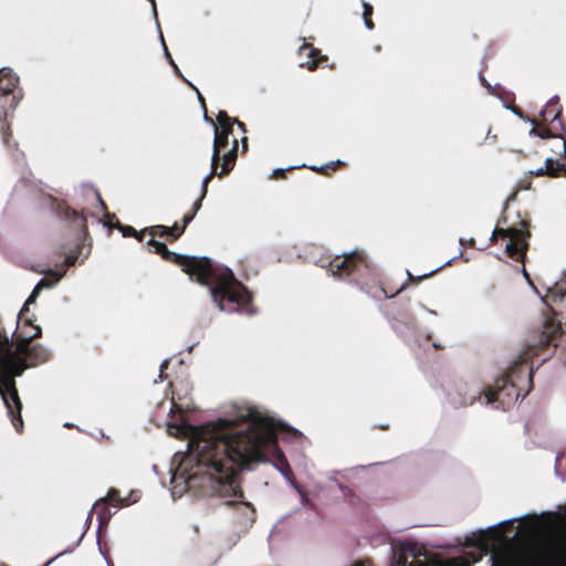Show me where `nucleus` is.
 Returning a JSON list of instances; mask_svg holds the SVG:
<instances>
[{
	"label": "nucleus",
	"instance_id": "nucleus-14",
	"mask_svg": "<svg viewBox=\"0 0 566 566\" xmlns=\"http://www.w3.org/2000/svg\"><path fill=\"white\" fill-rule=\"evenodd\" d=\"M300 53L301 54L305 53L310 57V61H307L306 63L302 64L308 71H315L321 63L327 61V56L322 54L321 50H318L316 48H313L310 44H303L300 48Z\"/></svg>",
	"mask_w": 566,
	"mask_h": 566
},
{
	"label": "nucleus",
	"instance_id": "nucleus-32",
	"mask_svg": "<svg viewBox=\"0 0 566 566\" xmlns=\"http://www.w3.org/2000/svg\"><path fill=\"white\" fill-rule=\"evenodd\" d=\"M206 196H203V188L201 189V195H200V198L193 203V209H192V213H197L199 211V209L201 208V202H202V199L205 198Z\"/></svg>",
	"mask_w": 566,
	"mask_h": 566
},
{
	"label": "nucleus",
	"instance_id": "nucleus-30",
	"mask_svg": "<svg viewBox=\"0 0 566 566\" xmlns=\"http://www.w3.org/2000/svg\"><path fill=\"white\" fill-rule=\"evenodd\" d=\"M186 409H189V405L186 406ZM171 411L172 412H180V413H182L185 411V408L182 406H180L179 403H177L175 401V398H172Z\"/></svg>",
	"mask_w": 566,
	"mask_h": 566
},
{
	"label": "nucleus",
	"instance_id": "nucleus-31",
	"mask_svg": "<svg viewBox=\"0 0 566 566\" xmlns=\"http://www.w3.org/2000/svg\"><path fill=\"white\" fill-rule=\"evenodd\" d=\"M286 177V170L284 169H275L273 170L271 178L279 179V178H285Z\"/></svg>",
	"mask_w": 566,
	"mask_h": 566
},
{
	"label": "nucleus",
	"instance_id": "nucleus-2",
	"mask_svg": "<svg viewBox=\"0 0 566 566\" xmlns=\"http://www.w3.org/2000/svg\"><path fill=\"white\" fill-rule=\"evenodd\" d=\"M562 326L552 318L545 319L542 329L534 331L506 373L493 386L484 388V401L494 409L507 410L520 397H525L533 388V358L544 356L545 361L556 348V338Z\"/></svg>",
	"mask_w": 566,
	"mask_h": 566
},
{
	"label": "nucleus",
	"instance_id": "nucleus-15",
	"mask_svg": "<svg viewBox=\"0 0 566 566\" xmlns=\"http://www.w3.org/2000/svg\"><path fill=\"white\" fill-rule=\"evenodd\" d=\"M565 170V166L555 161L553 158H547L545 160V167H541L536 170L528 171L531 177H539V176H548L552 178L558 177L560 171Z\"/></svg>",
	"mask_w": 566,
	"mask_h": 566
},
{
	"label": "nucleus",
	"instance_id": "nucleus-35",
	"mask_svg": "<svg viewBox=\"0 0 566 566\" xmlns=\"http://www.w3.org/2000/svg\"><path fill=\"white\" fill-rule=\"evenodd\" d=\"M233 125H237L242 130L243 134L247 132L245 124L239 120L238 118H234Z\"/></svg>",
	"mask_w": 566,
	"mask_h": 566
},
{
	"label": "nucleus",
	"instance_id": "nucleus-16",
	"mask_svg": "<svg viewBox=\"0 0 566 566\" xmlns=\"http://www.w3.org/2000/svg\"><path fill=\"white\" fill-rule=\"evenodd\" d=\"M102 500H106V503L114 507H122L135 503L137 501V496L136 493L133 491L130 492L128 497H122L120 492L117 489L111 488L107 492V495Z\"/></svg>",
	"mask_w": 566,
	"mask_h": 566
},
{
	"label": "nucleus",
	"instance_id": "nucleus-17",
	"mask_svg": "<svg viewBox=\"0 0 566 566\" xmlns=\"http://www.w3.org/2000/svg\"><path fill=\"white\" fill-rule=\"evenodd\" d=\"M458 390L459 395L463 396L460 403L464 406L472 405L476 399H482V397L484 398V389L473 388L467 384L459 386Z\"/></svg>",
	"mask_w": 566,
	"mask_h": 566
},
{
	"label": "nucleus",
	"instance_id": "nucleus-3",
	"mask_svg": "<svg viewBox=\"0 0 566 566\" xmlns=\"http://www.w3.org/2000/svg\"><path fill=\"white\" fill-rule=\"evenodd\" d=\"M24 325L33 332L15 331L9 337L7 332L0 328V395L18 433L23 431V419L22 401L14 378L21 376L28 367L46 363L50 358V353L44 347L32 344L34 338L41 336V327L33 325L30 318L24 319Z\"/></svg>",
	"mask_w": 566,
	"mask_h": 566
},
{
	"label": "nucleus",
	"instance_id": "nucleus-26",
	"mask_svg": "<svg viewBox=\"0 0 566 566\" xmlns=\"http://www.w3.org/2000/svg\"><path fill=\"white\" fill-rule=\"evenodd\" d=\"M146 230L154 239H155V237L163 238V237H167V234H168V227L163 226V224L147 227Z\"/></svg>",
	"mask_w": 566,
	"mask_h": 566
},
{
	"label": "nucleus",
	"instance_id": "nucleus-10",
	"mask_svg": "<svg viewBox=\"0 0 566 566\" xmlns=\"http://www.w3.org/2000/svg\"><path fill=\"white\" fill-rule=\"evenodd\" d=\"M19 84V77L9 67L0 69V95L11 97V107L17 105V96L14 91Z\"/></svg>",
	"mask_w": 566,
	"mask_h": 566
},
{
	"label": "nucleus",
	"instance_id": "nucleus-28",
	"mask_svg": "<svg viewBox=\"0 0 566 566\" xmlns=\"http://www.w3.org/2000/svg\"><path fill=\"white\" fill-rule=\"evenodd\" d=\"M185 232V227L179 226L177 222L174 223L172 227H168V234L170 237V241H176L179 239Z\"/></svg>",
	"mask_w": 566,
	"mask_h": 566
},
{
	"label": "nucleus",
	"instance_id": "nucleus-43",
	"mask_svg": "<svg viewBox=\"0 0 566 566\" xmlns=\"http://www.w3.org/2000/svg\"><path fill=\"white\" fill-rule=\"evenodd\" d=\"M379 428H380L381 430H387L389 427H388L387 424H386V426H385V424H381Z\"/></svg>",
	"mask_w": 566,
	"mask_h": 566
},
{
	"label": "nucleus",
	"instance_id": "nucleus-37",
	"mask_svg": "<svg viewBox=\"0 0 566 566\" xmlns=\"http://www.w3.org/2000/svg\"><path fill=\"white\" fill-rule=\"evenodd\" d=\"M371 564V562L369 559H365V560H358L354 564V566H369Z\"/></svg>",
	"mask_w": 566,
	"mask_h": 566
},
{
	"label": "nucleus",
	"instance_id": "nucleus-5",
	"mask_svg": "<svg viewBox=\"0 0 566 566\" xmlns=\"http://www.w3.org/2000/svg\"><path fill=\"white\" fill-rule=\"evenodd\" d=\"M327 271L335 277L354 283L360 291L375 300L391 298L407 289V283H402L394 293L388 291L377 269L363 251L336 255L328 262Z\"/></svg>",
	"mask_w": 566,
	"mask_h": 566
},
{
	"label": "nucleus",
	"instance_id": "nucleus-19",
	"mask_svg": "<svg viewBox=\"0 0 566 566\" xmlns=\"http://www.w3.org/2000/svg\"><path fill=\"white\" fill-rule=\"evenodd\" d=\"M44 286H49V283L46 282L45 279H42L36 285L35 287L33 289V291L31 292V294L29 295V297L27 298V301L24 302L19 315H18V318L21 319L28 312H29V306L33 303H35L36 301V297L38 295L40 294L41 290L44 287Z\"/></svg>",
	"mask_w": 566,
	"mask_h": 566
},
{
	"label": "nucleus",
	"instance_id": "nucleus-7",
	"mask_svg": "<svg viewBox=\"0 0 566 566\" xmlns=\"http://www.w3.org/2000/svg\"><path fill=\"white\" fill-rule=\"evenodd\" d=\"M501 223H506L505 217H502V219L497 221L492 232L491 241L496 242L499 239L507 240L505 243V253L507 256L524 264L526 252L530 248L528 240L532 235L528 217H521V214H518L517 221L511 223L507 228L501 227Z\"/></svg>",
	"mask_w": 566,
	"mask_h": 566
},
{
	"label": "nucleus",
	"instance_id": "nucleus-27",
	"mask_svg": "<svg viewBox=\"0 0 566 566\" xmlns=\"http://www.w3.org/2000/svg\"><path fill=\"white\" fill-rule=\"evenodd\" d=\"M556 557L558 566H566V536L558 545Z\"/></svg>",
	"mask_w": 566,
	"mask_h": 566
},
{
	"label": "nucleus",
	"instance_id": "nucleus-36",
	"mask_svg": "<svg viewBox=\"0 0 566 566\" xmlns=\"http://www.w3.org/2000/svg\"><path fill=\"white\" fill-rule=\"evenodd\" d=\"M108 214H111L109 212L106 213V224L109 227V228H114L115 226V219H112V218H108Z\"/></svg>",
	"mask_w": 566,
	"mask_h": 566
},
{
	"label": "nucleus",
	"instance_id": "nucleus-42",
	"mask_svg": "<svg viewBox=\"0 0 566 566\" xmlns=\"http://www.w3.org/2000/svg\"><path fill=\"white\" fill-rule=\"evenodd\" d=\"M523 274L525 275L526 279H530L525 268H523Z\"/></svg>",
	"mask_w": 566,
	"mask_h": 566
},
{
	"label": "nucleus",
	"instance_id": "nucleus-39",
	"mask_svg": "<svg viewBox=\"0 0 566 566\" xmlns=\"http://www.w3.org/2000/svg\"><path fill=\"white\" fill-rule=\"evenodd\" d=\"M241 143H242L243 150H247L248 149V137L243 136L241 138Z\"/></svg>",
	"mask_w": 566,
	"mask_h": 566
},
{
	"label": "nucleus",
	"instance_id": "nucleus-8",
	"mask_svg": "<svg viewBox=\"0 0 566 566\" xmlns=\"http://www.w3.org/2000/svg\"><path fill=\"white\" fill-rule=\"evenodd\" d=\"M50 208L55 212L56 217L66 223L73 230L77 239H82L88 233L87 220L83 211H77L66 203L51 195H48Z\"/></svg>",
	"mask_w": 566,
	"mask_h": 566
},
{
	"label": "nucleus",
	"instance_id": "nucleus-18",
	"mask_svg": "<svg viewBox=\"0 0 566 566\" xmlns=\"http://www.w3.org/2000/svg\"><path fill=\"white\" fill-rule=\"evenodd\" d=\"M108 505L109 504L106 503V500L99 499L91 510V514H96L99 527L106 525L112 517V512L109 511Z\"/></svg>",
	"mask_w": 566,
	"mask_h": 566
},
{
	"label": "nucleus",
	"instance_id": "nucleus-24",
	"mask_svg": "<svg viewBox=\"0 0 566 566\" xmlns=\"http://www.w3.org/2000/svg\"><path fill=\"white\" fill-rule=\"evenodd\" d=\"M373 11H374L373 6L367 3V2H365L364 3L363 19H364L366 28L369 29V30H373L375 28V23L371 20Z\"/></svg>",
	"mask_w": 566,
	"mask_h": 566
},
{
	"label": "nucleus",
	"instance_id": "nucleus-6",
	"mask_svg": "<svg viewBox=\"0 0 566 566\" xmlns=\"http://www.w3.org/2000/svg\"><path fill=\"white\" fill-rule=\"evenodd\" d=\"M479 552H467L462 556L451 557L431 563L430 565L421 556H426L423 547L412 541H405L392 549V566H472L479 563L489 553V543L481 539L478 544ZM491 566H531L530 562L520 560L505 552H495L491 556Z\"/></svg>",
	"mask_w": 566,
	"mask_h": 566
},
{
	"label": "nucleus",
	"instance_id": "nucleus-20",
	"mask_svg": "<svg viewBox=\"0 0 566 566\" xmlns=\"http://www.w3.org/2000/svg\"><path fill=\"white\" fill-rule=\"evenodd\" d=\"M346 164L342 160H334V161H329L323 166H311L310 168L317 172V174H321L323 176H332L333 172H335L336 170H338L339 168L342 167H345Z\"/></svg>",
	"mask_w": 566,
	"mask_h": 566
},
{
	"label": "nucleus",
	"instance_id": "nucleus-1",
	"mask_svg": "<svg viewBox=\"0 0 566 566\" xmlns=\"http://www.w3.org/2000/svg\"><path fill=\"white\" fill-rule=\"evenodd\" d=\"M237 421L218 419L202 426L182 428L188 437V450L182 455L179 470L188 483L199 475L219 484L224 497L242 499L239 473L254 462H272L287 480L293 471L277 446V423L273 418L251 415V424L234 431Z\"/></svg>",
	"mask_w": 566,
	"mask_h": 566
},
{
	"label": "nucleus",
	"instance_id": "nucleus-9",
	"mask_svg": "<svg viewBox=\"0 0 566 566\" xmlns=\"http://www.w3.org/2000/svg\"><path fill=\"white\" fill-rule=\"evenodd\" d=\"M229 137L230 136H226L224 134H218V132L214 133L211 171L203 179V196L207 195L208 185L217 174L219 161L221 159V151L229 146Z\"/></svg>",
	"mask_w": 566,
	"mask_h": 566
},
{
	"label": "nucleus",
	"instance_id": "nucleus-33",
	"mask_svg": "<svg viewBox=\"0 0 566 566\" xmlns=\"http://www.w3.org/2000/svg\"><path fill=\"white\" fill-rule=\"evenodd\" d=\"M195 218V213L190 212V213H186L182 218V226L181 227H185V229L187 228V226Z\"/></svg>",
	"mask_w": 566,
	"mask_h": 566
},
{
	"label": "nucleus",
	"instance_id": "nucleus-22",
	"mask_svg": "<svg viewBox=\"0 0 566 566\" xmlns=\"http://www.w3.org/2000/svg\"><path fill=\"white\" fill-rule=\"evenodd\" d=\"M532 186V181L531 179H523V180H520L514 189V191L507 197L506 199V202H505V206L510 202V201H514L516 199V196L518 193V191L521 190H528Z\"/></svg>",
	"mask_w": 566,
	"mask_h": 566
},
{
	"label": "nucleus",
	"instance_id": "nucleus-40",
	"mask_svg": "<svg viewBox=\"0 0 566 566\" xmlns=\"http://www.w3.org/2000/svg\"><path fill=\"white\" fill-rule=\"evenodd\" d=\"M97 199H98L101 206L103 207V209L106 210L107 209L106 203L103 201V199L101 198L99 195H97Z\"/></svg>",
	"mask_w": 566,
	"mask_h": 566
},
{
	"label": "nucleus",
	"instance_id": "nucleus-23",
	"mask_svg": "<svg viewBox=\"0 0 566 566\" xmlns=\"http://www.w3.org/2000/svg\"><path fill=\"white\" fill-rule=\"evenodd\" d=\"M440 270V268L436 269V270H431L430 272L428 273H424V274H421V275H413L412 273H410L409 271H407V281L405 283H407V286L410 284V283H413V284H418L420 283L421 281L432 276L433 274H436L438 271Z\"/></svg>",
	"mask_w": 566,
	"mask_h": 566
},
{
	"label": "nucleus",
	"instance_id": "nucleus-4",
	"mask_svg": "<svg viewBox=\"0 0 566 566\" xmlns=\"http://www.w3.org/2000/svg\"><path fill=\"white\" fill-rule=\"evenodd\" d=\"M147 245L154 248L153 253L160 255L165 261L181 268L191 280L208 286L212 301L221 311H242L247 314L254 313L252 308V294L235 279L229 269L216 268L210 259L188 256L170 251L163 242L154 238L147 241Z\"/></svg>",
	"mask_w": 566,
	"mask_h": 566
},
{
	"label": "nucleus",
	"instance_id": "nucleus-34",
	"mask_svg": "<svg viewBox=\"0 0 566 566\" xmlns=\"http://www.w3.org/2000/svg\"><path fill=\"white\" fill-rule=\"evenodd\" d=\"M145 233H148V231L143 229L142 231H137V237H134L137 241L143 242L145 238Z\"/></svg>",
	"mask_w": 566,
	"mask_h": 566
},
{
	"label": "nucleus",
	"instance_id": "nucleus-25",
	"mask_svg": "<svg viewBox=\"0 0 566 566\" xmlns=\"http://www.w3.org/2000/svg\"><path fill=\"white\" fill-rule=\"evenodd\" d=\"M531 134L538 136L543 139L553 137L554 134L552 133V129L545 125H536L531 129Z\"/></svg>",
	"mask_w": 566,
	"mask_h": 566
},
{
	"label": "nucleus",
	"instance_id": "nucleus-21",
	"mask_svg": "<svg viewBox=\"0 0 566 566\" xmlns=\"http://www.w3.org/2000/svg\"><path fill=\"white\" fill-rule=\"evenodd\" d=\"M108 218L115 219L114 228L119 230L123 237H137V230L134 227L122 224L115 214H108Z\"/></svg>",
	"mask_w": 566,
	"mask_h": 566
},
{
	"label": "nucleus",
	"instance_id": "nucleus-44",
	"mask_svg": "<svg viewBox=\"0 0 566 566\" xmlns=\"http://www.w3.org/2000/svg\"><path fill=\"white\" fill-rule=\"evenodd\" d=\"M199 98H200L201 103L205 105V99L200 94H199Z\"/></svg>",
	"mask_w": 566,
	"mask_h": 566
},
{
	"label": "nucleus",
	"instance_id": "nucleus-41",
	"mask_svg": "<svg viewBox=\"0 0 566 566\" xmlns=\"http://www.w3.org/2000/svg\"><path fill=\"white\" fill-rule=\"evenodd\" d=\"M168 364H169V363H168L167 360H165V361L161 364V366H160V370L163 371L165 368H167V367H168Z\"/></svg>",
	"mask_w": 566,
	"mask_h": 566
},
{
	"label": "nucleus",
	"instance_id": "nucleus-38",
	"mask_svg": "<svg viewBox=\"0 0 566 566\" xmlns=\"http://www.w3.org/2000/svg\"><path fill=\"white\" fill-rule=\"evenodd\" d=\"M165 51H166V55H167V57L169 59V61H170L171 65H172L175 69H177V65L175 64V62H174V60H172V57H171V55H170V53L168 52V50H167V48H166V46H165Z\"/></svg>",
	"mask_w": 566,
	"mask_h": 566
},
{
	"label": "nucleus",
	"instance_id": "nucleus-29",
	"mask_svg": "<svg viewBox=\"0 0 566 566\" xmlns=\"http://www.w3.org/2000/svg\"><path fill=\"white\" fill-rule=\"evenodd\" d=\"M1 130H2V139H3V143H4L8 147H17V143L11 144V140H10V138L12 137V132H11L10 126H9V125L3 124V125H2V127H1Z\"/></svg>",
	"mask_w": 566,
	"mask_h": 566
},
{
	"label": "nucleus",
	"instance_id": "nucleus-12",
	"mask_svg": "<svg viewBox=\"0 0 566 566\" xmlns=\"http://www.w3.org/2000/svg\"><path fill=\"white\" fill-rule=\"evenodd\" d=\"M205 118L213 125L214 133L218 132V134H224L226 136L232 135L234 117H230L226 111H219L217 115L218 125L207 114Z\"/></svg>",
	"mask_w": 566,
	"mask_h": 566
},
{
	"label": "nucleus",
	"instance_id": "nucleus-13",
	"mask_svg": "<svg viewBox=\"0 0 566 566\" xmlns=\"http://www.w3.org/2000/svg\"><path fill=\"white\" fill-rule=\"evenodd\" d=\"M238 149H239L238 139L233 138L232 147L228 151H226L221 157L222 158L221 170L220 171L217 170L216 176H218L219 178H223L233 169L237 157H238Z\"/></svg>",
	"mask_w": 566,
	"mask_h": 566
},
{
	"label": "nucleus",
	"instance_id": "nucleus-11",
	"mask_svg": "<svg viewBox=\"0 0 566 566\" xmlns=\"http://www.w3.org/2000/svg\"><path fill=\"white\" fill-rule=\"evenodd\" d=\"M563 107L559 103L558 96L552 97L544 109L541 112L543 123L552 125V128L558 129L562 126L560 115Z\"/></svg>",
	"mask_w": 566,
	"mask_h": 566
}]
</instances>
